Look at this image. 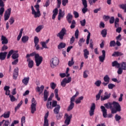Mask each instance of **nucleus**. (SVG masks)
I'll list each match as a JSON object with an SVG mask.
<instances>
[{
	"instance_id": "obj_1",
	"label": "nucleus",
	"mask_w": 126,
	"mask_h": 126,
	"mask_svg": "<svg viewBox=\"0 0 126 126\" xmlns=\"http://www.w3.org/2000/svg\"><path fill=\"white\" fill-rule=\"evenodd\" d=\"M101 105L100 109L102 113L103 118H107L108 113H107V109H110L111 111V114H117V112L122 111V107L119 102L113 101V102H107Z\"/></svg>"
},
{
	"instance_id": "obj_2",
	"label": "nucleus",
	"mask_w": 126,
	"mask_h": 126,
	"mask_svg": "<svg viewBox=\"0 0 126 126\" xmlns=\"http://www.w3.org/2000/svg\"><path fill=\"white\" fill-rule=\"evenodd\" d=\"M30 55L31 57H34V56L36 66H39L41 63H42V62H43V57L42 56H40L39 54H36L35 52H33Z\"/></svg>"
},
{
	"instance_id": "obj_3",
	"label": "nucleus",
	"mask_w": 126,
	"mask_h": 126,
	"mask_svg": "<svg viewBox=\"0 0 126 126\" xmlns=\"http://www.w3.org/2000/svg\"><path fill=\"white\" fill-rule=\"evenodd\" d=\"M59 59L57 57H54L50 60V66L52 68H55L57 65L59 64Z\"/></svg>"
},
{
	"instance_id": "obj_4",
	"label": "nucleus",
	"mask_w": 126,
	"mask_h": 126,
	"mask_svg": "<svg viewBox=\"0 0 126 126\" xmlns=\"http://www.w3.org/2000/svg\"><path fill=\"white\" fill-rule=\"evenodd\" d=\"M64 35H66V29L63 28L61 31L57 34V36L59 37L60 40H63Z\"/></svg>"
},
{
	"instance_id": "obj_5",
	"label": "nucleus",
	"mask_w": 126,
	"mask_h": 126,
	"mask_svg": "<svg viewBox=\"0 0 126 126\" xmlns=\"http://www.w3.org/2000/svg\"><path fill=\"white\" fill-rule=\"evenodd\" d=\"M37 102L35 100V98H32V104L31 105V113L32 114H34L36 111V105Z\"/></svg>"
},
{
	"instance_id": "obj_6",
	"label": "nucleus",
	"mask_w": 126,
	"mask_h": 126,
	"mask_svg": "<svg viewBox=\"0 0 126 126\" xmlns=\"http://www.w3.org/2000/svg\"><path fill=\"white\" fill-rule=\"evenodd\" d=\"M71 82V77H68L67 79L65 78L63 80L62 82H61V85L63 87H65V85H66L67 83H69Z\"/></svg>"
},
{
	"instance_id": "obj_7",
	"label": "nucleus",
	"mask_w": 126,
	"mask_h": 126,
	"mask_svg": "<svg viewBox=\"0 0 126 126\" xmlns=\"http://www.w3.org/2000/svg\"><path fill=\"white\" fill-rule=\"evenodd\" d=\"M11 13V8H8L7 9V10H6L5 11L4 15V18L5 21H6V20H8L9 19V17L10 16V14Z\"/></svg>"
},
{
	"instance_id": "obj_8",
	"label": "nucleus",
	"mask_w": 126,
	"mask_h": 126,
	"mask_svg": "<svg viewBox=\"0 0 126 126\" xmlns=\"http://www.w3.org/2000/svg\"><path fill=\"white\" fill-rule=\"evenodd\" d=\"M82 2L84 6L83 8L82 9V11L83 13L85 14V13L88 11V9L87 8V1L86 0H82Z\"/></svg>"
},
{
	"instance_id": "obj_9",
	"label": "nucleus",
	"mask_w": 126,
	"mask_h": 126,
	"mask_svg": "<svg viewBox=\"0 0 126 126\" xmlns=\"http://www.w3.org/2000/svg\"><path fill=\"white\" fill-rule=\"evenodd\" d=\"M103 80L104 82L102 83V85L107 86L109 84V82H110V77L108 75H106L104 77Z\"/></svg>"
},
{
	"instance_id": "obj_10",
	"label": "nucleus",
	"mask_w": 126,
	"mask_h": 126,
	"mask_svg": "<svg viewBox=\"0 0 126 126\" xmlns=\"http://www.w3.org/2000/svg\"><path fill=\"white\" fill-rule=\"evenodd\" d=\"M111 97V93L108 94L107 92L104 93V96H101V101H105V100H108Z\"/></svg>"
},
{
	"instance_id": "obj_11",
	"label": "nucleus",
	"mask_w": 126,
	"mask_h": 126,
	"mask_svg": "<svg viewBox=\"0 0 126 126\" xmlns=\"http://www.w3.org/2000/svg\"><path fill=\"white\" fill-rule=\"evenodd\" d=\"M95 109H96V105H95L94 103H93L89 111L90 116H91V117H92V116L94 115V111H95Z\"/></svg>"
},
{
	"instance_id": "obj_12",
	"label": "nucleus",
	"mask_w": 126,
	"mask_h": 126,
	"mask_svg": "<svg viewBox=\"0 0 126 126\" xmlns=\"http://www.w3.org/2000/svg\"><path fill=\"white\" fill-rule=\"evenodd\" d=\"M41 2V0H37L36 2V5H34V7L35 8V9L36 10V12L37 15H38L39 17L41 16V13H40V6L39 5L38 3L39 2Z\"/></svg>"
},
{
	"instance_id": "obj_13",
	"label": "nucleus",
	"mask_w": 126,
	"mask_h": 126,
	"mask_svg": "<svg viewBox=\"0 0 126 126\" xmlns=\"http://www.w3.org/2000/svg\"><path fill=\"white\" fill-rule=\"evenodd\" d=\"M49 117V112L45 114L44 116V120L43 126H49V120H48V117Z\"/></svg>"
},
{
	"instance_id": "obj_14",
	"label": "nucleus",
	"mask_w": 126,
	"mask_h": 126,
	"mask_svg": "<svg viewBox=\"0 0 126 126\" xmlns=\"http://www.w3.org/2000/svg\"><path fill=\"white\" fill-rule=\"evenodd\" d=\"M102 56H99L98 59L101 63H103L105 61L106 58V51L105 50L102 51Z\"/></svg>"
},
{
	"instance_id": "obj_15",
	"label": "nucleus",
	"mask_w": 126,
	"mask_h": 126,
	"mask_svg": "<svg viewBox=\"0 0 126 126\" xmlns=\"http://www.w3.org/2000/svg\"><path fill=\"white\" fill-rule=\"evenodd\" d=\"M44 88L45 87L43 85H41L40 87L37 86L35 88V91L36 92H39V95H41V94L43 93V91H44Z\"/></svg>"
},
{
	"instance_id": "obj_16",
	"label": "nucleus",
	"mask_w": 126,
	"mask_h": 126,
	"mask_svg": "<svg viewBox=\"0 0 126 126\" xmlns=\"http://www.w3.org/2000/svg\"><path fill=\"white\" fill-rule=\"evenodd\" d=\"M18 53V51L14 50V52L11 56V58L12 59H13V60H18L19 54Z\"/></svg>"
},
{
	"instance_id": "obj_17",
	"label": "nucleus",
	"mask_w": 126,
	"mask_h": 126,
	"mask_svg": "<svg viewBox=\"0 0 126 126\" xmlns=\"http://www.w3.org/2000/svg\"><path fill=\"white\" fill-rule=\"evenodd\" d=\"M27 62H28V67H29V68H32V67L34 66V61L31 60V59L28 58L27 60Z\"/></svg>"
},
{
	"instance_id": "obj_18",
	"label": "nucleus",
	"mask_w": 126,
	"mask_h": 126,
	"mask_svg": "<svg viewBox=\"0 0 126 126\" xmlns=\"http://www.w3.org/2000/svg\"><path fill=\"white\" fill-rule=\"evenodd\" d=\"M1 41L2 45H6V44L8 43V39L6 38V37L2 35L1 37Z\"/></svg>"
},
{
	"instance_id": "obj_19",
	"label": "nucleus",
	"mask_w": 126,
	"mask_h": 126,
	"mask_svg": "<svg viewBox=\"0 0 126 126\" xmlns=\"http://www.w3.org/2000/svg\"><path fill=\"white\" fill-rule=\"evenodd\" d=\"M18 70H19L18 68H16L14 69L13 75V78L15 80H16V79H17V77H18Z\"/></svg>"
},
{
	"instance_id": "obj_20",
	"label": "nucleus",
	"mask_w": 126,
	"mask_h": 126,
	"mask_svg": "<svg viewBox=\"0 0 126 126\" xmlns=\"http://www.w3.org/2000/svg\"><path fill=\"white\" fill-rule=\"evenodd\" d=\"M6 55H7V52H1L0 53V60L1 61H4L5 58H6Z\"/></svg>"
},
{
	"instance_id": "obj_21",
	"label": "nucleus",
	"mask_w": 126,
	"mask_h": 126,
	"mask_svg": "<svg viewBox=\"0 0 126 126\" xmlns=\"http://www.w3.org/2000/svg\"><path fill=\"white\" fill-rule=\"evenodd\" d=\"M48 97H49V92L47 91V90H44L43 93V98L44 102H46V101L48 100Z\"/></svg>"
},
{
	"instance_id": "obj_22",
	"label": "nucleus",
	"mask_w": 126,
	"mask_h": 126,
	"mask_svg": "<svg viewBox=\"0 0 126 126\" xmlns=\"http://www.w3.org/2000/svg\"><path fill=\"white\" fill-rule=\"evenodd\" d=\"M64 12H63L62 9L59 10V15H58V20H61V18H63L64 16Z\"/></svg>"
},
{
	"instance_id": "obj_23",
	"label": "nucleus",
	"mask_w": 126,
	"mask_h": 126,
	"mask_svg": "<svg viewBox=\"0 0 126 126\" xmlns=\"http://www.w3.org/2000/svg\"><path fill=\"white\" fill-rule=\"evenodd\" d=\"M72 118V114H71L69 116V117H67L66 118V120H65L64 124H65V126H68L69 125V123H70V120Z\"/></svg>"
},
{
	"instance_id": "obj_24",
	"label": "nucleus",
	"mask_w": 126,
	"mask_h": 126,
	"mask_svg": "<svg viewBox=\"0 0 126 126\" xmlns=\"http://www.w3.org/2000/svg\"><path fill=\"white\" fill-rule=\"evenodd\" d=\"M61 109V106L60 105H58L57 106H56L53 112L55 114V115H58L60 113V110Z\"/></svg>"
},
{
	"instance_id": "obj_25",
	"label": "nucleus",
	"mask_w": 126,
	"mask_h": 126,
	"mask_svg": "<svg viewBox=\"0 0 126 126\" xmlns=\"http://www.w3.org/2000/svg\"><path fill=\"white\" fill-rule=\"evenodd\" d=\"M72 15L70 14V13H68L67 15L66 16V20L68 21V23L70 24L71 23V20H72Z\"/></svg>"
},
{
	"instance_id": "obj_26",
	"label": "nucleus",
	"mask_w": 126,
	"mask_h": 126,
	"mask_svg": "<svg viewBox=\"0 0 126 126\" xmlns=\"http://www.w3.org/2000/svg\"><path fill=\"white\" fill-rule=\"evenodd\" d=\"M124 53L122 52H120L119 51L114 52L113 54H112V57H120L121 56H123Z\"/></svg>"
},
{
	"instance_id": "obj_27",
	"label": "nucleus",
	"mask_w": 126,
	"mask_h": 126,
	"mask_svg": "<svg viewBox=\"0 0 126 126\" xmlns=\"http://www.w3.org/2000/svg\"><path fill=\"white\" fill-rule=\"evenodd\" d=\"M32 14L34 15L35 18H37V17H39V15L37 13V12L35 11V9H34V7L33 6H32Z\"/></svg>"
},
{
	"instance_id": "obj_28",
	"label": "nucleus",
	"mask_w": 126,
	"mask_h": 126,
	"mask_svg": "<svg viewBox=\"0 0 126 126\" xmlns=\"http://www.w3.org/2000/svg\"><path fill=\"white\" fill-rule=\"evenodd\" d=\"M55 98L58 100V101H61V98L59 97V90L58 89H56L54 91Z\"/></svg>"
},
{
	"instance_id": "obj_29",
	"label": "nucleus",
	"mask_w": 126,
	"mask_h": 126,
	"mask_svg": "<svg viewBox=\"0 0 126 126\" xmlns=\"http://www.w3.org/2000/svg\"><path fill=\"white\" fill-rule=\"evenodd\" d=\"M10 116V111L5 112L4 114L2 115V117L4 118V119H8Z\"/></svg>"
},
{
	"instance_id": "obj_30",
	"label": "nucleus",
	"mask_w": 126,
	"mask_h": 126,
	"mask_svg": "<svg viewBox=\"0 0 126 126\" xmlns=\"http://www.w3.org/2000/svg\"><path fill=\"white\" fill-rule=\"evenodd\" d=\"M78 95H79V93L78 92H76L75 94L70 98V103H73V102H74V100H75V98H76Z\"/></svg>"
},
{
	"instance_id": "obj_31",
	"label": "nucleus",
	"mask_w": 126,
	"mask_h": 126,
	"mask_svg": "<svg viewBox=\"0 0 126 126\" xmlns=\"http://www.w3.org/2000/svg\"><path fill=\"white\" fill-rule=\"evenodd\" d=\"M112 66L114 67L115 66V67H117L119 68L120 67V66H121V64L119 63H118V61H114L113 62H112Z\"/></svg>"
},
{
	"instance_id": "obj_32",
	"label": "nucleus",
	"mask_w": 126,
	"mask_h": 126,
	"mask_svg": "<svg viewBox=\"0 0 126 126\" xmlns=\"http://www.w3.org/2000/svg\"><path fill=\"white\" fill-rule=\"evenodd\" d=\"M84 52V57L85 59H88V56H89V51L87 49H85L83 51Z\"/></svg>"
},
{
	"instance_id": "obj_33",
	"label": "nucleus",
	"mask_w": 126,
	"mask_h": 126,
	"mask_svg": "<svg viewBox=\"0 0 126 126\" xmlns=\"http://www.w3.org/2000/svg\"><path fill=\"white\" fill-rule=\"evenodd\" d=\"M103 93V90H100L99 91V92L98 94L96 95V101H98V100L100 99V98H101V94Z\"/></svg>"
},
{
	"instance_id": "obj_34",
	"label": "nucleus",
	"mask_w": 126,
	"mask_h": 126,
	"mask_svg": "<svg viewBox=\"0 0 126 126\" xmlns=\"http://www.w3.org/2000/svg\"><path fill=\"white\" fill-rule=\"evenodd\" d=\"M43 28H44V25H39L35 29V31L36 33H39Z\"/></svg>"
},
{
	"instance_id": "obj_35",
	"label": "nucleus",
	"mask_w": 126,
	"mask_h": 126,
	"mask_svg": "<svg viewBox=\"0 0 126 126\" xmlns=\"http://www.w3.org/2000/svg\"><path fill=\"white\" fill-rule=\"evenodd\" d=\"M66 46V44L65 43L61 42L58 45V48L59 49V50H61V49H63L64 48H65Z\"/></svg>"
},
{
	"instance_id": "obj_36",
	"label": "nucleus",
	"mask_w": 126,
	"mask_h": 126,
	"mask_svg": "<svg viewBox=\"0 0 126 126\" xmlns=\"http://www.w3.org/2000/svg\"><path fill=\"white\" fill-rule=\"evenodd\" d=\"M74 108V103L70 102V105H69L68 109H67V111L69 112V111H71Z\"/></svg>"
},
{
	"instance_id": "obj_37",
	"label": "nucleus",
	"mask_w": 126,
	"mask_h": 126,
	"mask_svg": "<svg viewBox=\"0 0 126 126\" xmlns=\"http://www.w3.org/2000/svg\"><path fill=\"white\" fill-rule=\"evenodd\" d=\"M22 82L25 85H27L29 82V77H26L22 80Z\"/></svg>"
},
{
	"instance_id": "obj_38",
	"label": "nucleus",
	"mask_w": 126,
	"mask_h": 126,
	"mask_svg": "<svg viewBox=\"0 0 126 126\" xmlns=\"http://www.w3.org/2000/svg\"><path fill=\"white\" fill-rule=\"evenodd\" d=\"M46 107L47 109L52 110V102L50 101L47 100L46 103Z\"/></svg>"
},
{
	"instance_id": "obj_39",
	"label": "nucleus",
	"mask_w": 126,
	"mask_h": 126,
	"mask_svg": "<svg viewBox=\"0 0 126 126\" xmlns=\"http://www.w3.org/2000/svg\"><path fill=\"white\" fill-rule=\"evenodd\" d=\"M29 39V37L27 36H24L22 38V41L23 43H26Z\"/></svg>"
},
{
	"instance_id": "obj_40",
	"label": "nucleus",
	"mask_w": 126,
	"mask_h": 126,
	"mask_svg": "<svg viewBox=\"0 0 126 126\" xmlns=\"http://www.w3.org/2000/svg\"><path fill=\"white\" fill-rule=\"evenodd\" d=\"M83 96H80L76 101V104H80L81 103V100H83Z\"/></svg>"
},
{
	"instance_id": "obj_41",
	"label": "nucleus",
	"mask_w": 126,
	"mask_h": 126,
	"mask_svg": "<svg viewBox=\"0 0 126 126\" xmlns=\"http://www.w3.org/2000/svg\"><path fill=\"white\" fill-rule=\"evenodd\" d=\"M101 34L103 38H105L107 36V30L104 29L101 31Z\"/></svg>"
},
{
	"instance_id": "obj_42",
	"label": "nucleus",
	"mask_w": 126,
	"mask_h": 126,
	"mask_svg": "<svg viewBox=\"0 0 126 126\" xmlns=\"http://www.w3.org/2000/svg\"><path fill=\"white\" fill-rule=\"evenodd\" d=\"M120 65L121 66V68L123 70H126V62H122Z\"/></svg>"
},
{
	"instance_id": "obj_43",
	"label": "nucleus",
	"mask_w": 126,
	"mask_h": 126,
	"mask_svg": "<svg viewBox=\"0 0 126 126\" xmlns=\"http://www.w3.org/2000/svg\"><path fill=\"white\" fill-rule=\"evenodd\" d=\"M85 42V39L84 38H82L80 39L79 42H78V45L80 47H81L82 46V43H84Z\"/></svg>"
},
{
	"instance_id": "obj_44",
	"label": "nucleus",
	"mask_w": 126,
	"mask_h": 126,
	"mask_svg": "<svg viewBox=\"0 0 126 126\" xmlns=\"http://www.w3.org/2000/svg\"><path fill=\"white\" fill-rule=\"evenodd\" d=\"M23 103V101H21L17 105V106L15 108V111L16 112L18 109L20 108L21 106V105H22V103Z\"/></svg>"
},
{
	"instance_id": "obj_45",
	"label": "nucleus",
	"mask_w": 126,
	"mask_h": 126,
	"mask_svg": "<svg viewBox=\"0 0 126 126\" xmlns=\"http://www.w3.org/2000/svg\"><path fill=\"white\" fill-rule=\"evenodd\" d=\"M34 43L35 45V46L39 44V38L37 36H35L34 38Z\"/></svg>"
},
{
	"instance_id": "obj_46",
	"label": "nucleus",
	"mask_w": 126,
	"mask_h": 126,
	"mask_svg": "<svg viewBox=\"0 0 126 126\" xmlns=\"http://www.w3.org/2000/svg\"><path fill=\"white\" fill-rule=\"evenodd\" d=\"M74 64V62H73V58H71V61L68 62V65L69 66H72Z\"/></svg>"
},
{
	"instance_id": "obj_47",
	"label": "nucleus",
	"mask_w": 126,
	"mask_h": 126,
	"mask_svg": "<svg viewBox=\"0 0 126 126\" xmlns=\"http://www.w3.org/2000/svg\"><path fill=\"white\" fill-rule=\"evenodd\" d=\"M115 119L116 122H119V121H120V120L122 119V117H121V116L118 115V114H116L115 115Z\"/></svg>"
},
{
	"instance_id": "obj_48",
	"label": "nucleus",
	"mask_w": 126,
	"mask_h": 126,
	"mask_svg": "<svg viewBox=\"0 0 126 126\" xmlns=\"http://www.w3.org/2000/svg\"><path fill=\"white\" fill-rule=\"evenodd\" d=\"M58 106V102L56 100H53L52 102V108Z\"/></svg>"
},
{
	"instance_id": "obj_49",
	"label": "nucleus",
	"mask_w": 126,
	"mask_h": 126,
	"mask_svg": "<svg viewBox=\"0 0 126 126\" xmlns=\"http://www.w3.org/2000/svg\"><path fill=\"white\" fill-rule=\"evenodd\" d=\"M57 86V84H56V83L52 82L50 84V87L52 89H53V90H54V89H55V88H56Z\"/></svg>"
},
{
	"instance_id": "obj_50",
	"label": "nucleus",
	"mask_w": 126,
	"mask_h": 126,
	"mask_svg": "<svg viewBox=\"0 0 126 126\" xmlns=\"http://www.w3.org/2000/svg\"><path fill=\"white\" fill-rule=\"evenodd\" d=\"M80 24H81V26L84 27V26H85V25L86 24V20L84 19L82 21H80Z\"/></svg>"
},
{
	"instance_id": "obj_51",
	"label": "nucleus",
	"mask_w": 126,
	"mask_h": 126,
	"mask_svg": "<svg viewBox=\"0 0 126 126\" xmlns=\"http://www.w3.org/2000/svg\"><path fill=\"white\" fill-rule=\"evenodd\" d=\"M13 52H14V50H11L8 55H7V59H9V58H10V56H11V55H12V54H13Z\"/></svg>"
},
{
	"instance_id": "obj_52",
	"label": "nucleus",
	"mask_w": 126,
	"mask_h": 126,
	"mask_svg": "<svg viewBox=\"0 0 126 126\" xmlns=\"http://www.w3.org/2000/svg\"><path fill=\"white\" fill-rule=\"evenodd\" d=\"M9 97L10 98L11 102H14L16 100V98L12 95H9Z\"/></svg>"
},
{
	"instance_id": "obj_53",
	"label": "nucleus",
	"mask_w": 126,
	"mask_h": 126,
	"mask_svg": "<svg viewBox=\"0 0 126 126\" xmlns=\"http://www.w3.org/2000/svg\"><path fill=\"white\" fill-rule=\"evenodd\" d=\"M9 22H10V25H12L13 23H14V18L13 17H11L10 19L9 20Z\"/></svg>"
},
{
	"instance_id": "obj_54",
	"label": "nucleus",
	"mask_w": 126,
	"mask_h": 126,
	"mask_svg": "<svg viewBox=\"0 0 126 126\" xmlns=\"http://www.w3.org/2000/svg\"><path fill=\"white\" fill-rule=\"evenodd\" d=\"M42 47L44 49H48V47H47V44L45 43L43 41L41 42L40 43Z\"/></svg>"
},
{
	"instance_id": "obj_55",
	"label": "nucleus",
	"mask_w": 126,
	"mask_h": 126,
	"mask_svg": "<svg viewBox=\"0 0 126 126\" xmlns=\"http://www.w3.org/2000/svg\"><path fill=\"white\" fill-rule=\"evenodd\" d=\"M116 46V41L115 40L111 41L110 42V47H115Z\"/></svg>"
},
{
	"instance_id": "obj_56",
	"label": "nucleus",
	"mask_w": 126,
	"mask_h": 126,
	"mask_svg": "<svg viewBox=\"0 0 126 126\" xmlns=\"http://www.w3.org/2000/svg\"><path fill=\"white\" fill-rule=\"evenodd\" d=\"M101 83H102V82H101L100 80H97L94 83V84L95 85H96V86H97V87H99V86L101 85Z\"/></svg>"
},
{
	"instance_id": "obj_57",
	"label": "nucleus",
	"mask_w": 126,
	"mask_h": 126,
	"mask_svg": "<svg viewBox=\"0 0 126 126\" xmlns=\"http://www.w3.org/2000/svg\"><path fill=\"white\" fill-rule=\"evenodd\" d=\"M108 87L109 89H113V88L116 87V85L114 84H109L108 85Z\"/></svg>"
},
{
	"instance_id": "obj_58",
	"label": "nucleus",
	"mask_w": 126,
	"mask_h": 126,
	"mask_svg": "<svg viewBox=\"0 0 126 126\" xmlns=\"http://www.w3.org/2000/svg\"><path fill=\"white\" fill-rule=\"evenodd\" d=\"M79 34V31L77 29L75 32V37L76 39H78V36Z\"/></svg>"
},
{
	"instance_id": "obj_59",
	"label": "nucleus",
	"mask_w": 126,
	"mask_h": 126,
	"mask_svg": "<svg viewBox=\"0 0 126 126\" xmlns=\"http://www.w3.org/2000/svg\"><path fill=\"white\" fill-rule=\"evenodd\" d=\"M123 70H124V69L122 67H118V70L117 71L118 74H122V73H123Z\"/></svg>"
},
{
	"instance_id": "obj_60",
	"label": "nucleus",
	"mask_w": 126,
	"mask_h": 126,
	"mask_svg": "<svg viewBox=\"0 0 126 126\" xmlns=\"http://www.w3.org/2000/svg\"><path fill=\"white\" fill-rule=\"evenodd\" d=\"M17 124H19V121L18 120H14L11 124V126H14V125H17Z\"/></svg>"
},
{
	"instance_id": "obj_61",
	"label": "nucleus",
	"mask_w": 126,
	"mask_h": 126,
	"mask_svg": "<svg viewBox=\"0 0 126 126\" xmlns=\"http://www.w3.org/2000/svg\"><path fill=\"white\" fill-rule=\"evenodd\" d=\"M119 7L122 9H126V4H122L120 5Z\"/></svg>"
},
{
	"instance_id": "obj_62",
	"label": "nucleus",
	"mask_w": 126,
	"mask_h": 126,
	"mask_svg": "<svg viewBox=\"0 0 126 126\" xmlns=\"http://www.w3.org/2000/svg\"><path fill=\"white\" fill-rule=\"evenodd\" d=\"M114 22H115V17H111V18L109 20V23H110V24H113Z\"/></svg>"
},
{
	"instance_id": "obj_63",
	"label": "nucleus",
	"mask_w": 126,
	"mask_h": 126,
	"mask_svg": "<svg viewBox=\"0 0 126 126\" xmlns=\"http://www.w3.org/2000/svg\"><path fill=\"white\" fill-rule=\"evenodd\" d=\"M3 12H4V7H1L0 8V15H1V16L3 14Z\"/></svg>"
},
{
	"instance_id": "obj_64",
	"label": "nucleus",
	"mask_w": 126,
	"mask_h": 126,
	"mask_svg": "<svg viewBox=\"0 0 126 126\" xmlns=\"http://www.w3.org/2000/svg\"><path fill=\"white\" fill-rule=\"evenodd\" d=\"M74 41H75V38H74V36H72L70 39V44H73V43H74Z\"/></svg>"
}]
</instances>
